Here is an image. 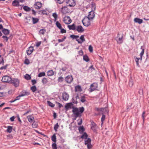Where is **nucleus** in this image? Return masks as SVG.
<instances>
[{
  "label": "nucleus",
  "instance_id": "nucleus-20",
  "mask_svg": "<svg viewBox=\"0 0 149 149\" xmlns=\"http://www.w3.org/2000/svg\"><path fill=\"white\" fill-rule=\"evenodd\" d=\"M134 21L135 22L137 23L140 24H141L143 22L142 19L138 18H135L134 19Z\"/></svg>",
  "mask_w": 149,
  "mask_h": 149
},
{
  "label": "nucleus",
  "instance_id": "nucleus-11",
  "mask_svg": "<svg viewBox=\"0 0 149 149\" xmlns=\"http://www.w3.org/2000/svg\"><path fill=\"white\" fill-rule=\"evenodd\" d=\"M86 17L90 19H93L95 17L94 12L91 10L89 12L88 16Z\"/></svg>",
  "mask_w": 149,
  "mask_h": 149
},
{
  "label": "nucleus",
  "instance_id": "nucleus-38",
  "mask_svg": "<svg viewBox=\"0 0 149 149\" xmlns=\"http://www.w3.org/2000/svg\"><path fill=\"white\" fill-rule=\"evenodd\" d=\"M56 24L58 28L59 29H61L62 28L61 25L58 21H57L56 22Z\"/></svg>",
  "mask_w": 149,
  "mask_h": 149
},
{
  "label": "nucleus",
  "instance_id": "nucleus-28",
  "mask_svg": "<svg viewBox=\"0 0 149 149\" xmlns=\"http://www.w3.org/2000/svg\"><path fill=\"white\" fill-rule=\"evenodd\" d=\"M46 31V30L45 29H42L39 31V33L40 35L42 34V35H44Z\"/></svg>",
  "mask_w": 149,
  "mask_h": 149
},
{
  "label": "nucleus",
  "instance_id": "nucleus-57",
  "mask_svg": "<svg viewBox=\"0 0 149 149\" xmlns=\"http://www.w3.org/2000/svg\"><path fill=\"white\" fill-rule=\"evenodd\" d=\"M37 124L34 122L32 124V126L33 128H36L37 127Z\"/></svg>",
  "mask_w": 149,
  "mask_h": 149
},
{
  "label": "nucleus",
  "instance_id": "nucleus-18",
  "mask_svg": "<svg viewBox=\"0 0 149 149\" xmlns=\"http://www.w3.org/2000/svg\"><path fill=\"white\" fill-rule=\"evenodd\" d=\"M119 33L118 34V36L116 38H118V40H117V42L118 43L121 44L123 42L122 39L123 37V35H122L121 37H119Z\"/></svg>",
  "mask_w": 149,
  "mask_h": 149
},
{
  "label": "nucleus",
  "instance_id": "nucleus-33",
  "mask_svg": "<svg viewBox=\"0 0 149 149\" xmlns=\"http://www.w3.org/2000/svg\"><path fill=\"white\" fill-rule=\"evenodd\" d=\"M91 5H92V10H93V11L95 10L96 9V5L95 3L94 2L91 3Z\"/></svg>",
  "mask_w": 149,
  "mask_h": 149
},
{
  "label": "nucleus",
  "instance_id": "nucleus-1",
  "mask_svg": "<svg viewBox=\"0 0 149 149\" xmlns=\"http://www.w3.org/2000/svg\"><path fill=\"white\" fill-rule=\"evenodd\" d=\"M72 108V112L75 117V118L74 119V120H75L77 117H81L82 116V113L84 110V109L83 107H79V109L73 107Z\"/></svg>",
  "mask_w": 149,
  "mask_h": 149
},
{
  "label": "nucleus",
  "instance_id": "nucleus-41",
  "mask_svg": "<svg viewBox=\"0 0 149 149\" xmlns=\"http://www.w3.org/2000/svg\"><path fill=\"white\" fill-rule=\"evenodd\" d=\"M29 94L30 93L29 92L24 91L22 92V93L21 94V95H24V96L25 95H29Z\"/></svg>",
  "mask_w": 149,
  "mask_h": 149
},
{
  "label": "nucleus",
  "instance_id": "nucleus-12",
  "mask_svg": "<svg viewBox=\"0 0 149 149\" xmlns=\"http://www.w3.org/2000/svg\"><path fill=\"white\" fill-rule=\"evenodd\" d=\"M91 129L94 132H96L97 126L95 123L93 121L91 122Z\"/></svg>",
  "mask_w": 149,
  "mask_h": 149
},
{
  "label": "nucleus",
  "instance_id": "nucleus-43",
  "mask_svg": "<svg viewBox=\"0 0 149 149\" xmlns=\"http://www.w3.org/2000/svg\"><path fill=\"white\" fill-rule=\"evenodd\" d=\"M31 89L32 90V92H34L36 91L37 88L35 86H34L31 87Z\"/></svg>",
  "mask_w": 149,
  "mask_h": 149
},
{
  "label": "nucleus",
  "instance_id": "nucleus-59",
  "mask_svg": "<svg viewBox=\"0 0 149 149\" xmlns=\"http://www.w3.org/2000/svg\"><path fill=\"white\" fill-rule=\"evenodd\" d=\"M24 63L27 65L29 64L30 63L29 60L27 58L24 61Z\"/></svg>",
  "mask_w": 149,
  "mask_h": 149
},
{
  "label": "nucleus",
  "instance_id": "nucleus-23",
  "mask_svg": "<svg viewBox=\"0 0 149 149\" xmlns=\"http://www.w3.org/2000/svg\"><path fill=\"white\" fill-rule=\"evenodd\" d=\"M27 118L29 121L31 123L33 122V120L34 119V117L31 115L27 116Z\"/></svg>",
  "mask_w": 149,
  "mask_h": 149
},
{
  "label": "nucleus",
  "instance_id": "nucleus-36",
  "mask_svg": "<svg viewBox=\"0 0 149 149\" xmlns=\"http://www.w3.org/2000/svg\"><path fill=\"white\" fill-rule=\"evenodd\" d=\"M83 59L87 62H88L89 60L88 56L86 55L84 56Z\"/></svg>",
  "mask_w": 149,
  "mask_h": 149
},
{
  "label": "nucleus",
  "instance_id": "nucleus-13",
  "mask_svg": "<svg viewBox=\"0 0 149 149\" xmlns=\"http://www.w3.org/2000/svg\"><path fill=\"white\" fill-rule=\"evenodd\" d=\"M76 28L77 30L79 33H82L84 31V29L81 25L77 26Z\"/></svg>",
  "mask_w": 149,
  "mask_h": 149
},
{
  "label": "nucleus",
  "instance_id": "nucleus-30",
  "mask_svg": "<svg viewBox=\"0 0 149 149\" xmlns=\"http://www.w3.org/2000/svg\"><path fill=\"white\" fill-rule=\"evenodd\" d=\"M47 73V75L48 76H52L54 74V72L52 70H51L48 71Z\"/></svg>",
  "mask_w": 149,
  "mask_h": 149
},
{
  "label": "nucleus",
  "instance_id": "nucleus-19",
  "mask_svg": "<svg viewBox=\"0 0 149 149\" xmlns=\"http://www.w3.org/2000/svg\"><path fill=\"white\" fill-rule=\"evenodd\" d=\"M12 4L13 6H20L19 1L17 0H15L13 1ZM20 6H21L20 5Z\"/></svg>",
  "mask_w": 149,
  "mask_h": 149
},
{
  "label": "nucleus",
  "instance_id": "nucleus-51",
  "mask_svg": "<svg viewBox=\"0 0 149 149\" xmlns=\"http://www.w3.org/2000/svg\"><path fill=\"white\" fill-rule=\"evenodd\" d=\"M81 101L82 102H84L86 101V100L85 99V97L84 96H82L81 97Z\"/></svg>",
  "mask_w": 149,
  "mask_h": 149
},
{
  "label": "nucleus",
  "instance_id": "nucleus-8",
  "mask_svg": "<svg viewBox=\"0 0 149 149\" xmlns=\"http://www.w3.org/2000/svg\"><path fill=\"white\" fill-rule=\"evenodd\" d=\"M34 6L36 9H39L41 8L42 3L40 2L37 1L35 3Z\"/></svg>",
  "mask_w": 149,
  "mask_h": 149
},
{
  "label": "nucleus",
  "instance_id": "nucleus-5",
  "mask_svg": "<svg viewBox=\"0 0 149 149\" xmlns=\"http://www.w3.org/2000/svg\"><path fill=\"white\" fill-rule=\"evenodd\" d=\"M65 2L70 7L74 6L76 5L75 1L74 0H66Z\"/></svg>",
  "mask_w": 149,
  "mask_h": 149
},
{
  "label": "nucleus",
  "instance_id": "nucleus-32",
  "mask_svg": "<svg viewBox=\"0 0 149 149\" xmlns=\"http://www.w3.org/2000/svg\"><path fill=\"white\" fill-rule=\"evenodd\" d=\"M23 8L25 11L27 12L30 11L31 10L30 8L27 6H24Z\"/></svg>",
  "mask_w": 149,
  "mask_h": 149
},
{
  "label": "nucleus",
  "instance_id": "nucleus-24",
  "mask_svg": "<svg viewBox=\"0 0 149 149\" xmlns=\"http://www.w3.org/2000/svg\"><path fill=\"white\" fill-rule=\"evenodd\" d=\"M68 26L70 30H74L76 29L75 26L74 24L72 25H69Z\"/></svg>",
  "mask_w": 149,
  "mask_h": 149
},
{
  "label": "nucleus",
  "instance_id": "nucleus-39",
  "mask_svg": "<svg viewBox=\"0 0 149 149\" xmlns=\"http://www.w3.org/2000/svg\"><path fill=\"white\" fill-rule=\"evenodd\" d=\"M13 127L12 126H8L7 127V131L9 133H10L12 130Z\"/></svg>",
  "mask_w": 149,
  "mask_h": 149
},
{
  "label": "nucleus",
  "instance_id": "nucleus-63",
  "mask_svg": "<svg viewBox=\"0 0 149 149\" xmlns=\"http://www.w3.org/2000/svg\"><path fill=\"white\" fill-rule=\"evenodd\" d=\"M2 38H3L5 39V40H6V42H7L8 39V38L7 36H2Z\"/></svg>",
  "mask_w": 149,
  "mask_h": 149
},
{
  "label": "nucleus",
  "instance_id": "nucleus-27",
  "mask_svg": "<svg viewBox=\"0 0 149 149\" xmlns=\"http://www.w3.org/2000/svg\"><path fill=\"white\" fill-rule=\"evenodd\" d=\"M32 21L33 24H34L37 23L38 22L39 19L36 18L32 17Z\"/></svg>",
  "mask_w": 149,
  "mask_h": 149
},
{
  "label": "nucleus",
  "instance_id": "nucleus-47",
  "mask_svg": "<svg viewBox=\"0 0 149 149\" xmlns=\"http://www.w3.org/2000/svg\"><path fill=\"white\" fill-rule=\"evenodd\" d=\"M105 118V116L103 114H102V116L101 119V121L102 123L101 124V125H102L103 123V121L104 120Z\"/></svg>",
  "mask_w": 149,
  "mask_h": 149
},
{
  "label": "nucleus",
  "instance_id": "nucleus-29",
  "mask_svg": "<svg viewBox=\"0 0 149 149\" xmlns=\"http://www.w3.org/2000/svg\"><path fill=\"white\" fill-rule=\"evenodd\" d=\"M88 135L85 132L81 136V138L86 139H87Z\"/></svg>",
  "mask_w": 149,
  "mask_h": 149
},
{
  "label": "nucleus",
  "instance_id": "nucleus-3",
  "mask_svg": "<svg viewBox=\"0 0 149 149\" xmlns=\"http://www.w3.org/2000/svg\"><path fill=\"white\" fill-rule=\"evenodd\" d=\"M11 78L8 76H4L2 79L1 81L3 82L10 83L11 82Z\"/></svg>",
  "mask_w": 149,
  "mask_h": 149
},
{
  "label": "nucleus",
  "instance_id": "nucleus-56",
  "mask_svg": "<svg viewBox=\"0 0 149 149\" xmlns=\"http://www.w3.org/2000/svg\"><path fill=\"white\" fill-rule=\"evenodd\" d=\"M145 112L143 111L142 114V117L143 119V122H144V120H145Z\"/></svg>",
  "mask_w": 149,
  "mask_h": 149
},
{
  "label": "nucleus",
  "instance_id": "nucleus-40",
  "mask_svg": "<svg viewBox=\"0 0 149 149\" xmlns=\"http://www.w3.org/2000/svg\"><path fill=\"white\" fill-rule=\"evenodd\" d=\"M42 82L44 84H45L48 82V80L46 78L44 77L42 79Z\"/></svg>",
  "mask_w": 149,
  "mask_h": 149
},
{
  "label": "nucleus",
  "instance_id": "nucleus-64",
  "mask_svg": "<svg viewBox=\"0 0 149 149\" xmlns=\"http://www.w3.org/2000/svg\"><path fill=\"white\" fill-rule=\"evenodd\" d=\"M56 137L55 134H54L52 137V140H56Z\"/></svg>",
  "mask_w": 149,
  "mask_h": 149
},
{
  "label": "nucleus",
  "instance_id": "nucleus-52",
  "mask_svg": "<svg viewBox=\"0 0 149 149\" xmlns=\"http://www.w3.org/2000/svg\"><path fill=\"white\" fill-rule=\"evenodd\" d=\"M59 127V125L58 123H57L54 126V129L55 131H57V129Z\"/></svg>",
  "mask_w": 149,
  "mask_h": 149
},
{
  "label": "nucleus",
  "instance_id": "nucleus-21",
  "mask_svg": "<svg viewBox=\"0 0 149 149\" xmlns=\"http://www.w3.org/2000/svg\"><path fill=\"white\" fill-rule=\"evenodd\" d=\"M97 110L98 111H100L104 112V113H108V111L106 108H101L100 109L98 108L97 109Z\"/></svg>",
  "mask_w": 149,
  "mask_h": 149
},
{
  "label": "nucleus",
  "instance_id": "nucleus-35",
  "mask_svg": "<svg viewBox=\"0 0 149 149\" xmlns=\"http://www.w3.org/2000/svg\"><path fill=\"white\" fill-rule=\"evenodd\" d=\"M129 86L130 87H132L133 86L134 84V83L132 79L131 78L130 79V81L129 83Z\"/></svg>",
  "mask_w": 149,
  "mask_h": 149
},
{
  "label": "nucleus",
  "instance_id": "nucleus-48",
  "mask_svg": "<svg viewBox=\"0 0 149 149\" xmlns=\"http://www.w3.org/2000/svg\"><path fill=\"white\" fill-rule=\"evenodd\" d=\"M24 78L26 79L27 80H29L31 78L30 76L27 74H26L25 75Z\"/></svg>",
  "mask_w": 149,
  "mask_h": 149
},
{
  "label": "nucleus",
  "instance_id": "nucleus-31",
  "mask_svg": "<svg viewBox=\"0 0 149 149\" xmlns=\"http://www.w3.org/2000/svg\"><path fill=\"white\" fill-rule=\"evenodd\" d=\"M26 20V22L28 23H29L31 22L32 20V18L30 17H26L25 18Z\"/></svg>",
  "mask_w": 149,
  "mask_h": 149
},
{
  "label": "nucleus",
  "instance_id": "nucleus-42",
  "mask_svg": "<svg viewBox=\"0 0 149 149\" xmlns=\"http://www.w3.org/2000/svg\"><path fill=\"white\" fill-rule=\"evenodd\" d=\"M70 37L73 39H76V40L77 39V38H79V36L74 35H71L70 36Z\"/></svg>",
  "mask_w": 149,
  "mask_h": 149
},
{
  "label": "nucleus",
  "instance_id": "nucleus-14",
  "mask_svg": "<svg viewBox=\"0 0 149 149\" xmlns=\"http://www.w3.org/2000/svg\"><path fill=\"white\" fill-rule=\"evenodd\" d=\"M63 99L65 101L67 100L69 98L68 95L66 92H64L62 94Z\"/></svg>",
  "mask_w": 149,
  "mask_h": 149
},
{
  "label": "nucleus",
  "instance_id": "nucleus-62",
  "mask_svg": "<svg viewBox=\"0 0 149 149\" xmlns=\"http://www.w3.org/2000/svg\"><path fill=\"white\" fill-rule=\"evenodd\" d=\"M61 30V32L62 33H65L66 32V31L64 29H62V28H61V29H60Z\"/></svg>",
  "mask_w": 149,
  "mask_h": 149
},
{
  "label": "nucleus",
  "instance_id": "nucleus-60",
  "mask_svg": "<svg viewBox=\"0 0 149 149\" xmlns=\"http://www.w3.org/2000/svg\"><path fill=\"white\" fill-rule=\"evenodd\" d=\"M53 16L55 19V20H56L57 17V15L56 14V13H54L53 14Z\"/></svg>",
  "mask_w": 149,
  "mask_h": 149
},
{
  "label": "nucleus",
  "instance_id": "nucleus-9",
  "mask_svg": "<svg viewBox=\"0 0 149 149\" xmlns=\"http://www.w3.org/2000/svg\"><path fill=\"white\" fill-rule=\"evenodd\" d=\"M73 79L72 76L68 75L65 77V80L67 83H70L72 81Z\"/></svg>",
  "mask_w": 149,
  "mask_h": 149
},
{
  "label": "nucleus",
  "instance_id": "nucleus-6",
  "mask_svg": "<svg viewBox=\"0 0 149 149\" xmlns=\"http://www.w3.org/2000/svg\"><path fill=\"white\" fill-rule=\"evenodd\" d=\"M97 87V84L95 83H94L91 85L90 88V91L92 92L96 89Z\"/></svg>",
  "mask_w": 149,
  "mask_h": 149
},
{
  "label": "nucleus",
  "instance_id": "nucleus-22",
  "mask_svg": "<svg viewBox=\"0 0 149 149\" xmlns=\"http://www.w3.org/2000/svg\"><path fill=\"white\" fill-rule=\"evenodd\" d=\"M75 89L76 92H81L82 90L81 86L79 85L76 86L75 88Z\"/></svg>",
  "mask_w": 149,
  "mask_h": 149
},
{
  "label": "nucleus",
  "instance_id": "nucleus-25",
  "mask_svg": "<svg viewBox=\"0 0 149 149\" xmlns=\"http://www.w3.org/2000/svg\"><path fill=\"white\" fill-rule=\"evenodd\" d=\"M2 32L5 35H8L9 33V31L8 29H4L2 30Z\"/></svg>",
  "mask_w": 149,
  "mask_h": 149
},
{
  "label": "nucleus",
  "instance_id": "nucleus-58",
  "mask_svg": "<svg viewBox=\"0 0 149 149\" xmlns=\"http://www.w3.org/2000/svg\"><path fill=\"white\" fill-rule=\"evenodd\" d=\"M63 78L62 77H59L58 78V82H62L63 81Z\"/></svg>",
  "mask_w": 149,
  "mask_h": 149
},
{
  "label": "nucleus",
  "instance_id": "nucleus-10",
  "mask_svg": "<svg viewBox=\"0 0 149 149\" xmlns=\"http://www.w3.org/2000/svg\"><path fill=\"white\" fill-rule=\"evenodd\" d=\"M91 140L85 141V144L87 145L88 149H91L93 146L92 145L91 143Z\"/></svg>",
  "mask_w": 149,
  "mask_h": 149
},
{
  "label": "nucleus",
  "instance_id": "nucleus-61",
  "mask_svg": "<svg viewBox=\"0 0 149 149\" xmlns=\"http://www.w3.org/2000/svg\"><path fill=\"white\" fill-rule=\"evenodd\" d=\"M8 66V65H6L5 66H2L0 68V70L3 69H6L7 68V67Z\"/></svg>",
  "mask_w": 149,
  "mask_h": 149
},
{
  "label": "nucleus",
  "instance_id": "nucleus-44",
  "mask_svg": "<svg viewBox=\"0 0 149 149\" xmlns=\"http://www.w3.org/2000/svg\"><path fill=\"white\" fill-rule=\"evenodd\" d=\"M45 75V73L44 72H40L38 75L39 77H42L44 76Z\"/></svg>",
  "mask_w": 149,
  "mask_h": 149
},
{
  "label": "nucleus",
  "instance_id": "nucleus-45",
  "mask_svg": "<svg viewBox=\"0 0 149 149\" xmlns=\"http://www.w3.org/2000/svg\"><path fill=\"white\" fill-rule=\"evenodd\" d=\"M53 141L55 142V143L52 144V148L53 149H57L56 145L55 143L56 140H53Z\"/></svg>",
  "mask_w": 149,
  "mask_h": 149
},
{
  "label": "nucleus",
  "instance_id": "nucleus-49",
  "mask_svg": "<svg viewBox=\"0 0 149 149\" xmlns=\"http://www.w3.org/2000/svg\"><path fill=\"white\" fill-rule=\"evenodd\" d=\"M47 103L51 107H54V106L55 105L53 103H52L50 101H47Z\"/></svg>",
  "mask_w": 149,
  "mask_h": 149
},
{
  "label": "nucleus",
  "instance_id": "nucleus-55",
  "mask_svg": "<svg viewBox=\"0 0 149 149\" xmlns=\"http://www.w3.org/2000/svg\"><path fill=\"white\" fill-rule=\"evenodd\" d=\"M24 96V95H20L18 96H17L16 97V98L15 99V100L16 101L17 100H19V99L20 97H22V96Z\"/></svg>",
  "mask_w": 149,
  "mask_h": 149
},
{
  "label": "nucleus",
  "instance_id": "nucleus-2",
  "mask_svg": "<svg viewBox=\"0 0 149 149\" xmlns=\"http://www.w3.org/2000/svg\"><path fill=\"white\" fill-rule=\"evenodd\" d=\"M90 19L86 17L84 18L82 21L83 24L86 26H88L90 25L91 24Z\"/></svg>",
  "mask_w": 149,
  "mask_h": 149
},
{
  "label": "nucleus",
  "instance_id": "nucleus-26",
  "mask_svg": "<svg viewBox=\"0 0 149 149\" xmlns=\"http://www.w3.org/2000/svg\"><path fill=\"white\" fill-rule=\"evenodd\" d=\"M78 130L79 132L81 133H83L85 130V129L84 127L82 126L79 127Z\"/></svg>",
  "mask_w": 149,
  "mask_h": 149
},
{
  "label": "nucleus",
  "instance_id": "nucleus-46",
  "mask_svg": "<svg viewBox=\"0 0 149 149\" xmlns=\"http://www.w3.org/2000/svg\"><path fill=\"white\" fill-rule=\"evenodd\" d=\"M140 59V58H138L136 57V58H135V60L136 63V65L138 67H139L140 66L139 63V61Z\"/></svg>",
  "mask_w": 149,
  "mask_h": 149
},
{
  "label": "nucleus",
  "instance_id": "nucleus-50",
  "mask_svg": "<svg viewBox=\"0 0 149 149\" xmlns=\"http://www.w3.org/2000/svg\"><path fill=\"white\" fill-rule=\"evenodd\" d=\"M56 2L59 4L63 3L64 1L65 0H54Z\"/></svg>",
  "mask_w": 149,
  "mask_h": 149
},
{
  "label": "nucleus",
  "instance_id": "nucleus-16",
  "mask_svg": "<svg viewBox=\"0 0 149 149\" xmlns=\"http://www.w3.org/2000/svg\"><path fill=\"white\" fill-rule=\"evenodd\" d=\"M80 39L81 40V41H80L79 39H76V41L78 42V43L81 44L83 42L85 41L84 35L81 36L80 37Z\"/></svg>",
  "mask_w": 149,
  "mask_h": 149
},
{
  "label": "nucleus",
  "instance_id": "nucleus-34",
  "mask_svg": "<svg viewBox=\"0 0 149 149\" xmlns=\"http://www.w3.org/2000/svg\"><path fill=\"white\" fill-rule=\"evenodd\" d=\"M142 46L141 47V49H142V50L140 54V57H140V60H142V56L144 53V49H142Z\"/></svg>",
  "mask_w": 149,
  "mask_h": 149
},
{
  "label": "nucleus",
  "instance_id": "nucleus-7",
  "mask_svg": "<svg viewBox=\"0 0 149 149\" xmlns=\"http://www.w3.org/2000/svg\"><path fill=\"white\" fill-rule=\"evenodd\" d=\"M63 22L65 24H69L71 23L72 20L69 17H65L64 18Z\"/></svg>",
  "mask_w": 149,
  "mask_h": 149
},
{
  "label": "nucleus",
  "instance_id": "nucleus-4",
  "mask_svg": "<svg viewBox=\"0 0 149 149\" xmlns=\"http://www.w3.org/2000/svg\"><path fill=\"white\" fill-rule=\"evenodd\" d=\"M11 82L10 83L13 84L15 87H18L19 84V82L17 79L13 78L11 79Z\"/></svg>",
  "mask_w": 149,
  "mask_h": 149
},
{
  "label": "nucleus",
  "instance_id": "nucleus-53",
  "mask_svg": "<svg viewBox=\"0 0 149 149\" xmlns=\"http://www.w3.org/2000/svg\"><path fill=\"white\" fill-rule=\"evenodd\" d=\"M88 49L89 50V51L91 52H93V48L92 46L91 45H90L89 46V48Z\"/></svg>",
  "mask_w": 149,
  "mask_h": 149
},
{
  "label": "nucleus",
  "instance_id": "nucleus-54",
  "mask_svg": "<svg viewBox=\"0 0 149 149\" xmlns=\"http://www.w3.org/2000/svg\"><path fill=\"white\" fill-rule=\"evenodd\" d=\"M39 12H41V13L43 15H47V13L46 10H40L39 11Z\"/></svg>",
  "mask_w": 149,
  "mask_h": 149
},
{
  "label": "nucleus",
  "instance_id": "nucleus-37",
  "mask_svg": "<svg viewBox=\"0 0 149 149\" xmlns=\"http://www.w3.org/2000/svg\"><path fill=\"white\" fill-rule=\"evenodd\" d=\"M67 9V7L66 6H64L61 8V11L62 13L63 14L65 13L66 12L65 11Z\"/></svg>",
  "mask_w": 149,
  "mask_h": 149
},
{
  "label": "nucleus",
  "instance_id": "nucleus-15",
  "mask_svg": "<svg viewBox=\"0 0 149 149\" xmlns=\"http://www.w3.org/2000/svg\"><path fill=\"white\" fill-rule=\"evenodd\" d=\"M33 50V47L32 46L29 47L28 49L26 51L27 54L28 55H30L32 53Z\"/></svg>",
  "mask_w": 149,
  "mask_h": 149
},
{
  "label": "nucleus",
  "instance_id": "nucleus-17",
  "mask_svg": "<svg viewBox=\"0 0 149 149\" xmlns=\"http://www.w3.org/2000/svg\"><path fill=\"white\" fill-rule=\"evenodd\" d=\"M73 105L72 103H67L65 106V108L66 110H68L69 109H71Z\"/></svg>",
  "mask_w": 149,
  "mask_h": 149
}]
</instances>
